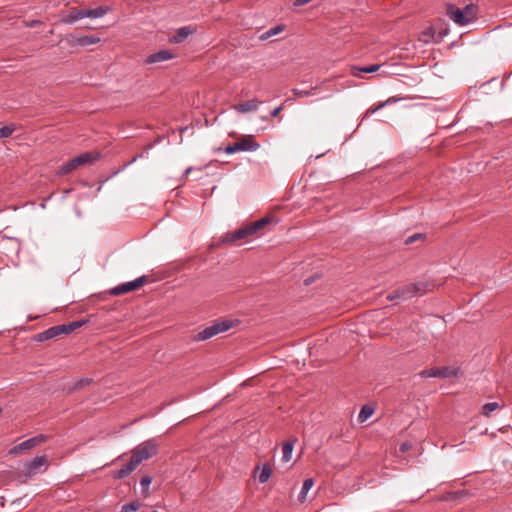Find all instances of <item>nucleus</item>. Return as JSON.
<instances>
[{
  "label": "nucleus",
  "instance_id": "nucleus-16",
  "mask_svg": "<svg viewBox=\"0 0 512 512\" xmlns=\"http://www.w3.org/2000/svg\"><path fill=\"white\" fill-rule=\"evenodd\" d=\"M137 466V461L131 457L130 461L127 464L123 465L122 468L115 473V478L122 479L127 477L131 472H133L137 468Z\"/></svg>",
  "mask_w": 512,
  "mask_h": 512
},
{
  "label": "nucleus",
  "instance_id": "nucleus-13",
  "mask_svg": "<svg viewBox=\"0 0 512 512\" xmlns=\"http://www.w3.org/2000/svg\"><path fill=\"white\" fill-rule=\"evenodd\" d=\"M195 32V29L192 26H184L176 30L175 34L170 37V43H181L186 38H188L191 34Z\"/></svg>",
  "mask_w": 512,
  "mask_h": 512
},
{
  "label": "nucleus",
  "instance_id": "nucleus-34",
  "mask_svg": "<svg viewBox=\"0 0 512 512\" xmlns=\"http://www.w3.org/2000/svg\"><path fill=\"white\" fill-rule=\"evenodd\" d=\"M283 110V105H280L278 107H276L272 112H271V116L272 117H277L279 115V113Z\"/></svg>",
  "mask_w": 512,
  "mask_h": 512
},
{
  "label": "nucleus",
  "instance_id": "nucleus-23",
  "mask_svg": "<svg viewBox=\"0 0 512 512\" xmlns=\"http://www.w3.org/2000/svg\"><path fill=\"white\" fill-rule=\"evenodd\" d=\"M400 100H402V98H401V97H399V98H398V97H390V98H388L386 101L381 102V103H380L379 105H377L376 107H374V108H369V109L366 111V116H368V115H372V114H374L376 111H378V110H380V109L384 108L385 106L390 105V104H393V103H396V102H398V101H400Z\"/></svg>",
  "mask_w": 512,
  "mask_h": 512
},
{
  "label": "nucleus",
  "instance_id": "nucleus-7",
  "mask_svg": "<svg viewBox=\"0 0 512 512\" xmlns=\"http://www.w3.org/2000/svg\"><path fill=\"white\" fill-rule=\"evenodd\" d=\"M97 158H98V154H95L92 152H85L83 154H80V155L74 157L73 159L69 160L64 165H62L59 168V174H61V175L68 174L80 166L94 162L95 160H97Z\"/></svg>",
  "mask_w": 512,
  "mask_h": 512
},
{
  "label": "nucleus",
  "instance_id": "nucleus-31",
  "mask_svg": "<svg viewBox=\"0 0 512 512\" xmlns=\"http://www.w3.org/2000/svg\"><path fill=\"white\" fill-rule=\"evenodd\" d=\"M42 22L40 20H31V21H26L25 22V26L26 27H36L38 25H41Z\"/></svg>",
  "mask_w": 512,
  "mask_h": 512
},
{
  "label": "nucleus",
  "instance_id": "nucleus-20",
  "mask_svg": "<svg viewBox=\"0 0 512 512\" xmlns=\"http://www.w3.org/2000/svg\"><path fill=\"white\" fill-rule=\"evenodd\" d=\"M84 13L85 9L72 8L68 13L65 22L68 24H72L80 19L86 18V15H84Z\"/></svg>",
  "mask_w": 512,
  "mask_h": 512
},
{
  "label": "nucleus",
  "instance_id": "nucleus-32",
  "mask_svg": "<svg viewBox=\"0 0 512 512\" xmlns=\"http://www.w3.org/2000/svg\"><path fill=\"white\" fill-rule=\"evenodd\" d=\"M89 383H90V380H89V379H81V380H79V381L76 383V385H75V389L80 388V387H82V386H84V385H88Z\"/></svg>",
  "mask_w": 512,
  "mask_h": 512
},
{
  "label": "nucleus",
  "instance_id": "nucleus-5",
  "mask_svg": "<svg viewBox=\"0 0 512 512\" xmlns=\"http://www.w3.org/2000/svg\"><path fill=\"white\" fill-rule=\"evenodd\" d=\"M427 288H428V285L423 282L405 285V286L399 287L397 290L388 294L387 299L391 300V301L396 300V299L406 300V299H409L416 295H421V294L425 293Z\"/></svg>",
  "mask_w": 512,
  "mask_h": 512
},
{
  "label": "nucleus",
  "instance_id": "nucleus-26",
  "mask_svg": "<svg viewBox=\"0 0 512 512\" xmlns=\"http://www.w3.org/2000/svg\"><path fill=\"white\" fill-rule=\"evenodd\" d=\"M271 474H272V469L270 467L269 464H264L260 473H259V476H258V480L260 483H266L269 478L271 477Z\"/></svg>",
  "mask_w": 512,
  "mask_h": 512
},
{
  "label": "nucleus",
  "instance_id": "nucleus-2",
  "mask_svg": "<svg viewBox=\"0 0 512 512\" xmlns=\"http://www.w3.org/2000/svg\"><path fill=\"white\" fill-rule=\"evenodd\" d=\"M478 13V8L474 4H468L464 8H459L454 4L446 5V15L458 26H466L472 23Z\"/></svg>",
  "mask_w": 512,
  "mask_h": 512
},
{
  "label": "nucleus",
  "instance_id": "nucleus-12",
  "mask_svg": "<svg viewBox=\"0 0 512 512\" xmlns=\"http://www.w3.org/2000/svg\"><path fill=\"white\" fill-rule=\"evenodd\" d=\"M174 57H175V54L173 52H171L170 50L164 49V50H160L156 53L149 55L146 58L145 62L148 64H153V63L171 60Z\"/></svg>",
  "mask_w": 512,
  "mask_h": 512
},
{
  "label": "nucleus",
  "instance_id": "nucleus-30",
  "mask_svg": "<svg viewBox=\"0 0 512 512\" xmlns=\"http://www.w3.org/2000/svg\"><path fill=\"white\" fill-rule=\"evenodd\" d=\"M22 447L21 443H19L18 445H15L14 447H12L10 450H9V454L10 455H18L19 453H21L23 450V448H20Z\"/></svg>",
  "mask_w": 512,
  "mask_h": 512
},
{
  "label": "nucleus",
  "instance_id": "nucleus-4",
  "mask_svg": "<svg viewBox=\"0 0 512 512\" xmlns=\"http://www.w3.org/2000/svg\"><path fill=\"white\" fill-rule=\"evenodd\" d=\"M237 321L230 319H218L215 320L211 325L205 327L201 330L195 339L197 341H205L208 340L220 333H224L235 326Z\"/></svg>",
  "mask_w": 512,
  "mask_h": 512
},
{
  "label": "nucleus",
  "instance_id": "nucleus-28",
  "mask_svg": "<svg viewBox=\"0 0 512 512\" xmlns=\"http://www.w3.org/2000/svg\"><path fill=\"white\" fill-rule=\"evenodd\" d=\"M139 508H140V504L138 502H132V503L125 504L122 507L121 512H136L137 510H139Z\"/></svg>",
  "mask_w": 512,
  "mask_h": 512
},
{
  "label": "nucleus",
  "instance_id": "nucleus-3",
  "mask_svg": "<svg viewBox=\"0 0 512 512\" xmlns=\"http://www.w3.org/2000/svg\"><path fill=\"white\" fill-rule=\"evenodd\" d=\"M48 468V458L46 455L36 456L23 465V469L17 472V477L21 482H26L38 473L45 472Z\"/></svg>",
  "mask_w": 512,
  "mask_h": 512
},
{
  "label": "nucleus",
  "instance_id": "nucleus-25",
  "mask_svg": "<svg viewBox=\"0 0 512 512\" xmlns=\"http://www.w3.org/2000/svg\"><path fill=\"white\" fill-rule=\"evenodd\" d=\"M374 413V408L369 405H364L358 415V421L360 423L365 422L368 418H370Z\"/></svg>",
  "mask_w": 512,
  "mask_h": 512
},
{
  "label": "nucleus",
  "instance_id": "nucleus-8",
  "mask_svg": "<svg viewBox=\"0 0 512 512\" xmlns=\"http://www.w3.org/2000/svg\"><path fill=\"white\" fill-rule=\"evenodd\" d=\"M158 451V444L155 439H149L141 443L132 454V458L137 461L139 465L142 461L151 458L156 455Z\"/></svg>",
  "mask_w": 512,
  "mask_h": 512
},
{
  "label": "nucleus",
  "instance_id": "nucleus-9",
  "mask_svg": "<svg viewBox=\"0 0 512 512\" xmlns=\"http://www.w3.org/2000/svg\"><path fill=\"white\" fill-rule=\"evenodd\" d=\"M260 147L259 143L254 140L252 135L242 137L239 141L225 148V153L233 154L239 151H256Z\"/></svg>",
  "mask_w": 512,
  "mask_h": 512
},
{
  "label": "nucleus",
  "instance_id": "nucleus-6",
  "mask_svg": "<svg viewBox=\"0 0 512 512\" xmlns=\"http://www.w3.org/2000/svg\"><path fill=\"white\" fill-rule=\"evenodd\" d=\"M83 324V321H73L67 324L53 326L39 334L38 339L40 341H43L56 338L62 334H69L74 330L80 328Z\"/></svg>",
  "mask_w": 512,
  "mask_h": 512
},
{
  "label": "nucleus",
  "instance_id": "nucleus-17",
  "mask_svg": "<svg viewBox=\"0 0 512 512\" xmlns=\"http://www.w3.org/2000/svg\"><path fill=\"white\" fill-rule=\"evenodd\" d=\"M100 42V38L94 35H82L74 38L73 44L82 47L94 45Z\"/></svg>",
  "mask_w": 512,
  "mask_h": 512
},
{
  "label": "nucleus",
  "instance_id": "nucleus-37",
  "mask_svg": "<svg viewBox=\"0 0 512 512\" xmlns=\"http://www.w3.org/2000/svg\"><path fill=\"white\" fill-rule=\"evenodd\" d=\"M150 483H151V478H149L148 476L143 477L141 479V485L142 486H148Z\"/></svg>",
  "mask_w": 512,
  "mask_h": 512
},
{
  "label": "nucleus",
  "instance_id": "nucleus-10",
  "mask_svg": "<svg viewBox=\"0 0 512 512\" xmlns=\"http://www.w3.org/2000/svg\"><path fill=\"white\" fill-rule=\"evenodd\" d=\"M457 374H458V369L453 368V367H433L430 369L422 370L419 373V375L422 378L435 377V378H442V379L455 377V376H457Z\"/></svg>",
  "mask_w": 512,
  "mask_h": 512
},
{
  "label": "nucleus",
  "instance_id": "nucleus-15",
  "mask_svg": "<svg viewBox=\"0 0 512 512\" xmlns=\"http://www.w3.org/2000/svg\"><path fill=\"white\" fill-rule=\"evenodd\" d=\"M48 440V436L40 434L35 437L29 438L23 442H21V445L23 450H30L35 448L36 446H39L40 444L46 442Z\"/></svg>",
  "mask_w": 512,
  "mask_h": 512
},
{
  "label": "nucleus",
  "instance_id": "nucleus-29",
  "mask_svg": "<svg viewBox=\"0 0 512 512\" xmlns=\"http://www.w3.org/2000/svg\"><path fill=\"white\" fill-rule=\"evenodd\" d=\"M14 131V127L12 126H4L0 128V134L2 138L9 137Z\"/></svg>",
  "mask_w": 512,
  "mask_h": 512
},
{
  "label": "nucleus",
  "instance_id": "nucleus-33",
  "mask_svg": "<svg viewBox=\"0 0 512 512\" xmlns=\"http://www.w3.org/2000/svg\"><path fill=\"white\" fill-rule=\"evenodd\" d=\"M293 92L299 96V97H303V96H309L310 95V92L309 91H300L298 89H294Z\"/></svg>",
  "mask_w": 512,
  "mask_h": 512
},
{
  "label": "nucleus",
  "instance_id": "nucleus-27",
  "mask_svg": "<svg viewBox=\"0 0 512 512\" xmlns=\"http://www.w3.org/2000/svg\"><path fill=\"white\" fill-rule=\"evenodd\" d=\"M499 408V404L497 402H489V403H486L483 407H482V414L484 416H490V414L495 411L496 409Z\"/></svg>",
  "mask_w": 512,
  "mask_h": 512
},
{
  "label": "nucleus",
  "instance_id": "nucleus-18",
  "mask_svg": "<svg viewBox=\"0 0 512 512\" xmlns=\"http://www.w3.org/2000/svg\"><path fill=\"white\" fill-rule=\"evenodd\" d=\"M296 442H297V438H292L283 443V447H282V453H283L282 461L283 462H288L291 460L292 452H293L294 445Z\"/></svg>",
  "mask_w": 512,
  "mask_h": 512
},
{
  "label": "nucleus",
  "instance_id": "nucleus-1",
  "mask_svg": "<svg viewBox=\"0 0 512 512\" xmlns=\"http://www.w3.org/2000/svg\"><path fill=\"white\" fill-rule=\"evenodd\" d=\"M271 219L269 217H264L260 220H257L251 224L243 226L233 232H228L223 236L224 243H234L236 241L248 239L254 237L258 234L260 230H262Z\"/></svg>",
  "mask_w": 512,
  "mask_h": 512
},
{
  "label": "nucleus",
  "instance_id": "nucleus-14",
  "mask_svg": "<svg viewBox=\"0 0 512 512\" xmlns=\"http://www.w3.org/2000/svg\"><path fill=\"white\" fill-rule=\"evenodd\" d=\"M262 102L257 99H251L234 107L237 112L247 113L257 111Z\"/></svg>",
  "mask_w": 512,
  "mask_h": 512
},
{
  "label": "nucleus",
  "instance_id": "nucleus-21",
  "mask_svg": "<svg viewBox=\"0 0 512 512\" xmlns=\"http://www.w3.org/2000/svg\"><path fill=\"white\" fill-rule=\"evenodd\" d=\"M314 486V480L312 478L306 479L303 482L301 491L298 495V501L300 503H304L307 499V494L311 490V488Z\"/></svg>",
  "mask_w": 512,
  "mask_h": 512
},
{
  "label": "nucleus",
  "instance_id": "nucleus-35",
  "mask_svg": "<svg viewBox=\"0 0 512 512\" xmlns=\"http://www.w3.org/2000/svg\"><path fill=\"white\" fill-rule=\"evenodd\" d=\"M421 238V234H415L413 236H410L407 238L406 240V243H413L414 241H416L417 239Z\"/></svg>",
  "mask_w": 512,
  "mask_h": 512
},
{
  "label": "nucleus",
  "instance_id": "nucleus-11",
  "mask_svg": "<svg viewBox=\"0 0 512 512\" xmlns=\"http://www.w3.org/2000/svg\"><path fill=\"white\" fill-rule=\"evenodd\" d=\"M146 280H147L146 276H141L133 281H129V282H126V283H123L121 285L114 287L111 290V293L113 295H121L124 293H128V292L137 290L144 285Z\"/></svg>",
  "mask_w": 512,
  "mask_h": 512
},
{
  "label": "nucleus",
  "instance_id": "nucleus-38",
  "mask_svg": "<svg viewBox=\"0 0 512 512\" xmlns=\"http://www.w3.org/2000/svg\"><path fill=\"white\" fill-rule=\"evenodd\" d=\"M191 171H192V168H191V167L187 168V169L185 170L184 175H188Z\"/></svg>",
  "mask_w": 512,
  "mask_h": 512
},
{
  "label": "nucleus",
  "instance_id": "nucleus-19",
  "mask_svg": "<svg viewBox=\"0 0 512 512\" xmlns=\"http://www.w3.org/2000/svg\"><path fill=\"white\" fill-rule=\"evenodd\" d=\"M110 11V8L108 6H99L94 9H85L84 15H86V18H102Z\"/></svg>",
  "mask_w": 512,
  "mask_h": 512
},
{
  "label": "nucleus",
  "instance_id": "nucleus-24",
  "mask_svg": "<svg viewBox=\"0 0 512 512\" xmlns=\"http://www.w3.org/2000/svg\"><path fill=\"white\" fill-rule=\"evenodd\" d=\"M380 68V65L373 64L365 67H354L352 70V74L354 76H359V73H374L378 71Z\"/></svg>",
  "mask_w": 512,
  "mask_h": 512
},
{
  "label": "nucleus",
  "instance_id": "nucleus-36",
  "mask_svg": "<svg viewBox=\"0 0 512 512\" xmlns=\"http://www.w3.org/2000/svg\"><path fill=\"white\" fill-rule=\"evenodd\" d=\"M410 447H411V444L409 442H404L401 444L400 450H401V452L404 453V452L408 451L410 449Z\"/></svg>",
  "mask_w": 512,
  "mask_h": 512
},
{
  "label": "nucleus",
  "instance_id": "nucleus-22",
  "mask_svg": "<svg viewBox=\"0 0 512 512\" xmlns=\"http://www.w3.org/2000/svg\"><path fill=\"white\" fill-rule=\"evenodd\" d=\"M285 29V25L283 24H279V25H276L274 27H271L270 29H268L267 31H265L261 36H260V39L261 40H267L273 36H276L278 34H280L281 32H283Z\"/></svg>",
  "mask_w": 512,
  "mask_h": 512
}]
</instances>
